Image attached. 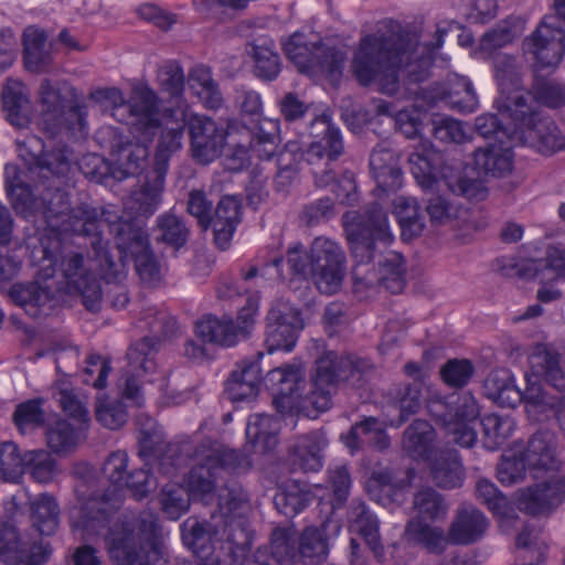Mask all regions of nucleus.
<instances>
[{"label": "nucleus", "instance_id": "obj_1", "mask_svg": "<svg viewBox=\"0 0 565 565\" xmlns=\"http://www.w3.org/2000/svg\"><path fill=\"white\" fill-rule=\"evenodd\" d=\"M446 34L447 29L438 25L435 41L422 45L419 36L399 22L383 20L373 33L360 39L352 61L354 76L362 86L374 83L387 95L397 93L402 68L409 83H422L428 78L433 54L443 46Z\"/></svg>", "mask_w": 565, "mask_h": 565}, {"label": "nucleus", "instance_id": "obj_2", "mask_svg": "<svg viewBox=\"0 0 565 565\" xmlns=\"http://www.w3.org/2000/svg\"><path fill=\"white\" fill-rule=\"evenodd\" d=\"M342 225L354 259V291L383 286L392 294L402 292L406 265L399 253L387 250L394 237L386 214H344Z\"/></svg>", "mask_w": 565, "mask_h": 565}, {"label": "nucleus", "instance_id": "obj_3", "mask_svg": "<svg viewBox=\"0 0 565 565\" xmlns=\"http://www.w3.org/2000/svg\"><path fill=\"white\" fill-rule=\"evenodd\" d=\"M221 520L215 523L188 520L182 525V540L196 557L194 565H222V554L228 556V564L236 565L246 554V539L236 518L247 505V494L237 484L222 488L217 495Z\"/></svg>", "mask_w": 565, "mask_h": 565}, {"label": "nucleus", "instance_id": "obj_4", "mask_svg": "<svg viewBox=\"0 0 565 565\" xmlns=\"http://www.w3.org/2000/svg\"><path fill=\"white\" fill-rule=\"evenodd\" d=\"M98 535H104L109 557L118 565H166L168 562L157 537V516L152 512L115 516Z\"/></svg>", "mask_w": 565, "mask_h": 565}, {"label": "nucleus", "instance_id": "obj_5", "mask_svg": "<svg viewBox=\"0 0 565 565\" xmlns=\"http://www.w3.org/2000/svg\"><path fill=\"white\" fill-rule=\"evenodd\" d=\"M139 322V328L148 330L149 334L129 348L127 352L129 370L126 371L122 377V395L137 406H141L143 401L139 376L154 372L156 362L153 356L158 345L179 333L177 319L169 312L156 307L145 309Z\"/></svg>", "mask_w": 565, "mask_h": 565}, {"label": "nucleus", "instance_id": "obj_6", "mask_svg": "<svg viewBox=\"0 0 565 565\" xmlns=\"http://www.w3.org/2000/svg\"><path fill=\"white\" fill-rule=\"evenodd\" d=\"M128 455L124 450L111 452L103 465V475L113 484L102 494L85 500L74 515L73 526L87 537L99 534L115 516L120 515L122 482L128 475Z\"/></svg>", "mask_w": 565, "mask_h": 565}, {"label": "nucleus", "instance_id": "obj_7", "mask_svg": "<svg viewBox=\"0 0 565 565\" xmlns=\"http://www.w3.org/2000/svg\"><path fill=\"white\" fill-rule=\"evenodd\" d=\"M347 257L341 246L328 238L317 237L308 254L300 243L287 250V265L291 275L299 278L312 276L317 288L323 294H333L342 285Z\"/></svg>", "mask_w": 565, "mask_h": 565}, {"label": "nucleus", "instance_id": "obj_8", "mask_svg": "<svg viewBox=\"0 0 565 565\" xmlns=\"http://www.w3.org/2000/svg\"><path fill=\"white\" fill-rule=\"evenodd\" d=\"M58 216L60 214H53ZM65 220L64 232H72L76 235L89 237L98 243L105 250L106 246L102 239V227L107 226L110 234L114 235L118 250L121 257H128L132 253L146 250L149 245L148 235L145 231L146 214H107L108 217L103 221L98 214H63ZM97 248L99 247L96 244Z\"/></svg>", "mask_w": 565, "mask_h": 565}, {"label": "nucleus", "instance_id": "obj_9", "mask_svg": "<svg viewBox=\"0 0 565 565\" xmlns=\"http://www.w3.org/2000/svg\"><path fill=\"white\" fill-rule=\"evenodd\" d=\"M371 369L372 364L366 359L327 351L316 361L312 390L305 396L303 406H311L317 412L328 411L340 383L351 382L353 386H361L363 376Z\"/></svg>", "mask_w": 565, "mask_h": 565}, {"label": "nucleus", "instance_id": "obj_10", "mask_svg": "<svg viewBox=\"0 0 565 565\" xmlns=\"http://www.w3.org/2000/svg\"><path fill=\"white\" fill-rule=\"evenodd\" d=\"M158 125L157 132L160 131V138L154 156V168L145 184L132 192L124 212H153L161 201L169 159L182 147L184 122L182 119L168 121L162 127L158 118Z\"/></svg>", "mask_w": 565, "mask_h": 565}, {"label": "nucleus", "instance_id": "obj_11", "mask_svg": "<svg viewBox=\"0 0 565 565\" xmlns=\"http://www.w3.org/2000/svg\"><path fill=\"white\" fill-rule=\"evenodd\" d=\"M92 98L109 104L114 109V117L140 130L146 138L158 129V96L147 85L134 86L129 102H126L122 92L116 87L98 89L92 94Z\"/></svg>", "mask_w": 565, "mask_h": 565}, {"label": "nucleus", "instance_id": "obj_12", "mask_svg": "<svg viewBox=\"0 0 565 565\" xmlns=\"http://www.w3.org/2000/svg\"><path fill=\"white\" fill-rule=\"evenodd\" d=\"M287 58L300 73L309 76H339L344 63V53L333 46H327L321 39L309 32L292 33L284 43Z\"/></svg>", "mask_w": 565, "mask_h": 565}, {"label": "nucleus", "instance_id": "obj_13", "mask_svg": "<svg viewBox=\"0 0 565 565\" xmlns=\"http://www.w3.org/2000/svg\"><path fill=\"white\" fill-rule=\"evenodd\" d=\"M42 114L39 127L50 137L62 131L70 132L75 138H83L88 132L87 106L75 99H66L53 87L49 79L40 86Z\"/></svg>", "mask_w": 565, "mask_h": 565}, {"label": "nucleus", "instance_id": "obj_14", "mask_svg": "<svg viewBox=\"0 0 565 565\" xmlns=\"http://www.w3.org/2000/svg\"><path fill=\"white\" fill-rule=\"evenodd\" d=\"M199 462L192 467L185 479L186 491L194 499H205L215 490L221 470H238L246 458L237 450L222 448L211 443H202L194 452Z\"/></svg>", "mask_w": 565, "mask_h": 565}, {"label": "nucleus", "instance_id": "obj_15", "mask_svg": "<svg viewBox=\"0 0 565 565\" xmlns=\"http://www.w3.org/2000/svg\"><path fill=\"white\" fill-rule=\"evenodd\" d=\"M312 115L315 117L309 125L312 141L306 152V160L312 167L322 162L324 168H313L312 174L318 185L326 186L334 179L329 166L343 153L344 142L340 128L332 122L328 110H323L320 115L316 113Z\"/></svg>", "mask_w": 565, "mask_h": 565}, {"label": "nucleus", "instance_id": "obj_16", "mask_svg": "<svg viewBox=\"0 0 565 565\" xmlns=\"http://www.w3.org/2000/svg\"><path fill=\"white\" fill-rule=\"evenodd\" d=\"M258 309V300L255 297H248L235 320L228 316L218 318L209 315L196 322L195 333L204 342L225 348L234 347L250 335Z\"/></svg>", "mask_w": 565, "mask_h": 565}, {"label": "nucleus", "instance_id": "obj_17", "mask_svg": "<svg viewBox=\"0 0 565 565\" xmlns=\"http://www.w3.org/2000/svg\"><path fill=\"white\" fill-rule=\"evenodd\" d=\"M508 108L513 110V116L510 118L514 122L515 130L521 132L524 142L544 154L565 149V137L555 122L547 117H542L524 97H519Z\"/></svg>", "mask_w": 565, "mask_h": 565}, {"label": "nucleus", "instance_id": "obj_18", "mask_svg": "<svg viewBox=\"0 0 565 565\" xmlns=\"http://www.w3.org/2000/svg\"><path fill=\"white\" fill-rule=\"evenodd\" d=\"M25 145L42 181L61 184L73 182L77 168L73 151L65 143L54 141L53 138L43 142L33 136L26 139Z\"/></svg>", "mask_w": 565, "mask_h": 565}, {"label": "nucleus", "instance_id": "obj_19", "mask_svg": "<svg viewBox=\"0 0 565 565\" xmlns=\"http://www.w3.org/2000/svg\"><path fill=\"white\" fill-rule=\"evenodd\" d=\"M188 128L192 158L200 164H210L221 157L227 142V126L218 125L209 116L180 113Z\"/></svg>", "mask_w": 565, "mask_h": 565}, {"label": "nucleus", "instance_id": "obj_20", "mask_svg": "<svg viewBox=\"0 0 565 565\" xmlns=\"http://www.w3.org/2000/svg\"><path fill=\"white\" fill-rule=\"evenodd\" d=\"M483 388L487 397L502 407L514 408L525 402L544 408L553 397L547 395L540 384L531 382H527L525 391L522 392L508 370L492 371L484 380Z\"/></svg>", "mask_w": 565, "mask_h": 565}, {"label": "nucleus", "instance_id": "obj_21", "mask_svg": "<svg viewBox=\"0 0 565 565\" xmlns=\"http://www.w3.org/2000/svg\"><path fill=\"white\" fill-rule=\"evenodd\" d=\"M302 327L297 308L287 300H277L266 317L265 347L268 353L290 352Z\"/></svg>", "mask_w": 565, "mask_h": 565}, {"label": "nucleus", "instance_id": "obj_22", "mask_svg": "<svg viewBox=\"0 0 565 565\" xmlns=\"http://www.w3.org/2000/svg\"><path fill=\"white\" fill-rule=\"evenodd\" d=\"M61 270L66 284V292L79 295L87 310H99L103 298L100 282L84 255L76 252L66 254L61 262Z\"/></svg>", "mask_w": 565, "mask_h": 565}, {"label": "nucleus", "instance_id": "obj_23", "mask_svg": "<svg viewBox=\"0 0 565 565\" xmlns=\"http://www.w3.org/2000/svg\"><path fill=\"white\" fill-rule=\"evenodd\" d=\"M545 18L524 40V52L533 57L536 70L555 68L565 54V31Z\"/></svg>", "mask_w": 565, "mask_h": 565}, {"label": "nucleus", "instance_id": "obj_24", "mask_svg": "<svg viewBox=\"0 0 565 565\" xmlns=\"http://www.w3.org/2000/svg\"><path fill=\"white\" fill-rule=\"evenodd\" d=\"M51 554L42 541L21 536L15 526L0 524V561L8 565H43Z\"/></svg>", "mask_w": 565, "mask_h": 565}, {"label": "nucleus", "instance_id": "obj_25", "mask_svg": "<svg viewBox=\"0 0 565 565\" xmlns=\"http://www.w3.org/2000/svg\"><path fill=\"white\" fill-rule=\"evenodd\" d=\"M302 382L300 369L295 365H284L267 373L266 385L277 412L287 414L299 407V390Z\"/></svg>", "mask_w": 565, "mask_h": 565}, {"label": "nucleus", "instance_id": "obj_26", "mask_svg": "<svg viewBox=\"0 0 565 565\" xmlns=\"http://www.w3.org/2000/svg\"><path fill=\"white\" fill-rule=\"evenodd\" d=\"M494 77L500 90L499 111L502 116H513L512 106L519 97H524L526 103L532 100L531 93L523 89L520 66L516 60L510 55H501L494 60Z\"/></svg>", "mask_w": 565, "mask_h": 565}, {"label": "nucleus", "instance_id": "obj_27", "mask_svg": "<svg viewBox=\"0 0 565 565\" xmlns=\"http://www.w3.org/2000/svg\"><path fill=\"white\" fill-rule=\"evenodd\" d=\"M565 500V475L518 492V508L529 514L547 513Z\"/></svg>", "mask_w": 565, "mask_h": 565}, {"label": "nucleus", "instance_id": "obj_28", "mask_svg": "<svg viewBox=\"0 0 565 565\" xmlns=\"http://www.w3.org/2000/svg\"><path fill=\"white\" fill-rule=\"evenodd\" d=\"M408 163L413 177L423 189H433L440 179L448 178L450 171L443 152L430 142L420 143L409 154Z\"/></svg>", "mask_w": 565, "mask_h": 565}, {"label": "nucleus", "instance_id": "obj_29", "mask_svg": "<svg viewBox=\"0 0 565 565\" xmlns=\"http://www.w3.org/2000/svg\"><path fill=\"white\" fill-rule=\"evenodd\" d=\"M299 536L295 527L275 529L270 539V553L267 547H259L252 557L239 558L241 565H282L292 561L297 553Z\"/></svg>", "mask_w": 565, "mask_h": 565}, {"label": "nucleus", "instance_id": "obj_30", "mask_svg": "<svg viewBox=\"0 0 565 565\" xmlns=\"http://www.w3.org/2000/svg\"><path fill=\"white\" fill-rule=\"evenodd\" d=\"M370 170L376 182L377 199L388 196L390 191L402 185V170L396 153L385 142L379 143L370 156Z\"/></svg>", "mask_w": 565, "mask_h": 565}, {"label": "nucleus", "instance_id": "obj_31", "mask_svg": "<svg viewBox=\"0 0 565 565\" xmlns=\"http://www.w3.org/2000/svg\"><path fill=\"white\" fill-rule=\"evenodd\" d=\"M479 414L478 403L471 394L460 396L455 418L446 426L449 441L460 447H472L478 437Z\"/></svg>", "mask_w": 565, "mask_h": 565}, {"label": "nucleus", "instance_id": "obj_32", "mask_svg": "<svg viewBox=\"0 0 565 565\" xmlns=\"http://www.w3.org/2000/svg\"><path fill=\"white\" fill-rule=\"evenodd\" d=\"M327 446L323 434L313 430L298 436L289 448L287 463L290 471H318L323 466L322 450Z\"/></svg>", "mask_w": 565, "mask_h": 565}, {"label": "nucleus", "instance_id": "obj_33", "mask_svg": "<svg viewBox=\"0 0 565 565\" xmlns=\"http://www.w3.org/2000/svg\"><path fill=\"white\" fill-rule=\"evenodd\" d=\"M341 439L352 454L365 446L379 451H384L391 446V439L386 430L375 417H366L355 423L347 435H341Z\"/></svg>", "mask_w": 565, "mask_h": 565}, {"label": "nucleus", "instance_id": "obj_34", "mask_svg": "<svg viewBox=\"0 0 565 565\" xmlns=\"http://www.w3.org/2000/svg\"><path fill=\"white\" fill-rule=\"evenodd\" d=\"M227 135L226 143L230 148L223 158V167L230 172H239L249 163L253 130L236 119H230Z\"/></svg>", "mask_w": 565, "mask_h": 565}, {"label": "nucleus", "instance_id": "obj_35", "mask_svg": "<svg viewBox=\"0 0 565 565\" xmlns=\"http://www.w3.org/2000/svg\"><path fill=\"white\" fill-rule=\"evenodd\" d=\"M100 243L102 242L98 241L99 247L97 248V243L93 242V248L99 262L102 276L108 284L115 282V285L106 291V297L113 308L120 310L129 302L126 287L118 284L126 277L124 264L121 260L115 262L109 252L105 250Z\"/></svg>", "mask_w": 565, "mask_h": 565}, {"label": "nucleus", "instance_id": "obj_36", "mask_svg": "<svg viewBox=\"0 0 565 565\" xmlns=\"http://www.w3.org/2000/svg\"><path fill=\"white\" fill-rule=\"evenodd\" d=\"M484 514L472 508H462L457 512L448 531V541L456 545H469L480 540L488 529Z\"/></svg>", "mask_w": 565, "mask_h": 565}, {"label": "nucleus", "instance_id": "obj_37", "mask_svg": "<svg viewBox=\"0 0 565 565\" xmlns=\"http://www.w3.org/2000/svg\"><path fill=\"white\" fill-rule=\"evenodd\" d=\"M529 360L536 375L543 376L559 393L565 392V364L553 347L537 344Z\"/></svg>", "mask_w": 565, "mask_h": 565}, {"label": "nucleus", "instance_id": "obj_38", "mask_svg": "<svg viewBox=\"0 0 565 565\" xmlns=\"http://www.w3.org/2000/svg\"><path fill=\"white\" fill-rule=\"evenodd\" d=\"M527 468L553 470L558 466L557 438L553 431L540 430L532 435L523 452Z\"/></svg>", "mask_w": 565, "mask_h": 565}, {"label": "nucleus", "instance_id": "obj_39", "mask_svg": "<svg viewBox=\"0 0 565 565\" xmlns=\"http://www.w3.org/2000/svg\"><path fill=\"white\" fill-rule=\"evenodd\" d=\"M2 107L8 121L24 128L31 120V103L28 88L18 79H8L2 89Z\"/></svg>", "mask_w": 565, "mask_h": 565}, {"label": "nucleus", "instance_id": "obj_40", "mask_svg": "<svg viewBox=\"0 0 565 565\" xmlns=\"http://www.w3.org/2000/svg\"><path fill=\"white\" fill-rule=\"evenodd\" d=\"M262 374L256 362L237 364L225 383V392L233 402L254 398L259 392Z\"/></svg>", "mask_w": 565, "mask_h": 565}, {"label": "nucleus", "instance_id": "obj_41", "mask_svg": "<svg viewBox=\"0 0 565 565\" xmlns=\"http://www.w3.org/2000/svg\"><path fill=\"white\" fill-rule=\"evenodd\" d=\"M266 180L267 178L263 177L256 169L253 170L250 181L245 188L246 203L244 204L242 194H224L218 199L214 212H239L243 207L258 210L260 203L267 196Z\"/></svg>", "mask_w": 565, "mask_h": 565}, {"label": "nucleus", "instance_id": "obj_42", "mask_svg": "<svg viewBox=\"0 0 565 565\" xmlns=\"http://www.w3.org/2000/svg\"><path fill=\"white\" fill-rule=\"evenodd\" d=\"M430 476L435 484L443 489H455L462 486L463 467L456 450L441 451L430 462Z\"/></svg>", "mask_w": 565, "mask_h": 565}, {"label": "nucleus", "instance_id": "obj_43", "mask_svg": "<svg viewBox=\"0 0 565 565\" xmlns=\"http://www.w3.org/2000/svg\"><path fill=\"white\" fill-rule=\"evenodd\" d=\"M248 54L253 60L256 77L264 82H273L278 77L281 62L271 40H256L249 45Z\"/></svg>", "mask_w": 565, "mask_h": 565}, {"label": "nucleus", "instance_id": "obj_44", "mask_svg": "<svg viewBox=\"0 0 565 565\" xmlns=\"http://www.w3.org/2000/svg\"><path fill=\"white\" fill-rule=\"evenodd\" d=\"M435 429L426 420H414L403 434V448L413 459H430Z\"/></svg>", "mask_w": 565, "mask_h": 565}, {"label": "nucleus", "instance_id": "obj_45", "mask_svg": "<svg viewBox=\"0 0 565 565\" xmlns=\"http://www.w3.org/2000/svg\"><path fill=\"white\" fill-rule=\"evenodd\" d=\"M473 158L477 169L487 175L502 178L513 168V152L510 148L491 145L484 149H477Z\"/></svg>", "mask_w": 565, "mask_h": 565}, {"label": "nucleus", "instance_id": "obj_46", "mask_svg": "<svg viewBox=\"0 0 565 565\" xmlns=\"http://www.w3.org/2000/svg\"><path fill=\"white\" fill-rule=\"evenodd\" d=\"M413 509L416 513L415 520L435 522L447 516L449 504L437 490L424 487L414 494Z\"/></svg>", "mask_w": 565, "mask_h": 565}, {"label": "nucleus", "instance_id": "obj_47", "mask_svg": "<svg viewBox=\"0 0 565 565\" xmlns=\"http://www.w3.org/2000/svg\"><path fill=\"white\" fill-rule=\"evenodd\" d=\"M188 83L190 89L199 97L205 108L218 109L222 106V94L209 67L204 65L193 67L189 74Z\"/></svg>", "mask_w": 565, "mask_h": 565}, {"label": "nucleus", "instance_id": "obj_48", "mask_svg": "<svg viewBox=\"0 0 565 565\" xmlns=\"http://www.w3.org/2000/svg\"><path fill=\"white\" fill-rule=\"evenodd\" d=\"M46 34L44 31L29 26L23 32V61L26 70L43 72L50 64V53L45 49Z\"/></svg>", "mask_w": 565, "mask_h": 565}, {"label": "nucleus", "instance_id": "obj_49", "mask_svg": "<svg viewBox=\"0 0 565 565\" xmlns=\"http://www.w3.org/2000/svg\"><path fill=\"white\" fill-rule=\"evenodd\" d=\"M298 554L307 565L323 563L329 554L326 530L323 527H306L299 536Z\"/></svg>", "mask_w": 565, "mask_h": 565}, {"label": "nucleus", "instance_id": "obj_50", "mask_svg": "<svg viewBox=\"0 0 565 565\" xmlns=\"http://www.w3.org/2000/svg\"><path fill=\"white\" fill-rule=\"evenodd\" d=\"M532 100L527 104L537 111V104L545 105L550 108H559L565 105V84L555 78L535 76L532 86Z\"/></svg>", "mask_w": 565, "mask_h": 565}, {"label": "nucleus", "instance_id": "obj_51", "mask_svg": "<svg viewBox=\"0 0 565 565\" xmlns=\"http://www.w3.org/2000/svg\"><path fill=\"white\" fill-rule=\"evenodd\" d=\"M405 535L409 542L423 545L430 553H443L447 544L443 529L418 520H411L407 523Z\"/></svg>", "mask_w": 565, "mask_h": 565}, {"label": "nucleus", "instance_id": "obj_52", "mask_svg": "<svg viewBox=\"0 0 565 565\" xmlns=\"http://www.w3.org/2000/svg\"><path fill=\"white\" fill-rule=\"evenodd\" d=\"M58 504L52 495L43 493L31 503L33 526L42 535L53 534L58 526Z\"/></svg>", "mask_w": 565, "mask_h": 565}, {"label": "nucleus", "instance_id": "obj_53", "mask_svg": "<svg viewBox=\"0 0 565 565\" xmlns=\"http://www.w3.org/2000/svg\"><path fill=\"white\" fill-rule=\"evenodd\" d=\"M199 225L204 230H212L215 245L225 250L230 247L236 225L241 222L238 214L223 216L222 214H194Z\"/></svg>", "mask_w": 565, "mask_h": 565}, {"label": "nucleus", "instance_id": "obj_54", "mask_svg": "<svg viewBox=\"0 0 565 565\" xmlns=\"http://www.w3.org/2000/svg\"><path fill=\"white\" fill-rule=\"evenodd\" d=\"M482 427V445L488 450L499 449L512 435L514 423L510 417H501L497 414L486 415L479 423Z\"/></svg>", "mask_w": 565, "mask_h": 565}, {"label": "nucleus", "instance_id": "obj_55", "mask_svg": "<svg viewBox=\"0 0 565 565\" xmlns=\"http://www.w3.org/2000/svg\"><path fill=\"white\" fill-rule=\"evenodd\" d=\"M11 299L33 317L39 315L40 308L44 307L52 299L51 290L43 288L36 282L13 285L10 289Z\"/></svg>", "mask_w": 565, "mask_h": 565}, {"label": "nucleus", "instance_id": "obj_56", "mask_svg": "<svg viewBox=\"0 0 565 565\" xmlns=\"http://www.w3.org/2000/svg\"><path fill=\"white\" fill-rule=\"evenodd\" d=\"M354 526L364 537L366 544L374 553V556L382 561L384 558V547L381 544L379 535V521L376 516L363 503L356 505L353 511Z\"/></svg>", "mask_w": 565, "mask_h": 565}, {"label": "nucleus", "instance_id": "obj_57", "mask_svg": "<svg viewBox=\"0 0 565 565\" xmlns=\"http://www.w3.org/2000/svg\"><path fill=\"white\" fill-rule=\"evenodd\" d=\"M300 147L297 141H289L277 158V173L275 178L276 186L279 191L287 190L298 175V164L302 158Z\"/></svg>", "mask_w": 565, "mask_h": 565}, {"label": "nucleus", "instance_id": "obj_58", "mask_svg": "<svg viewBox=\"0 0 565 565\" xmlns=\"http://www.w3.org/2000/svg\"><path fill=\"white\" fill-rule=\"evenodd\" d=\"M41 192V200L44 205V212H92L85 206L73 207L71 203V186L73 184H61L58 182H44Z\"/></svg>", "mask_w": 565, "mask_h": 565}, {"label": "nucleus", "instance_id": "obj_59", "mask_svg": "<svg viewBox=\"0 0 565 565\" xmlns=\"http://www.w3.org/2000/svg\"><path fill=\"white\" fill-rule=\"evenodd\" d=\"M132 132L137 134L136 137L138 138V142H130L121 147L118 158L125 173L128 175L137 174L142 169L143 163L149 156L148 146L146 143L151 142L153 137L157 135L156 130L152 136L146 138V136H143L140 130H136L135 127H132Z\"/></svg>", "mask_w": 565, "mask_h": 565}, {"label": "nucleus", "instance_id": "obj_60", "mask_svg": "<svg viewBox=\"0 0 565 565\" xmlns=\"http://www.w3.org/2000/svg\"><path fill=\"white\" fill-rule=\"evenodd\" d=\"M45 439L47 447L53 452L65 455L76 447L78 433L67 420L57 419L47 425Z\"/></svg>", "mask_w": 565, "mask_h": 565}, {"label": "nucleus", "instance_id": "obj_61", "mask_svg": "<svg viewBox=\"0 0 565 565\" xmlns=\"http://www.w3.org/2000/svg\"><path fill=\"white\" fill-rule=\"evenodd\" d=\"M437 98L445 100L448 106L462 114L473 113L479 105L472 83L463 76L457 79L456 89L443 92Z\"/></svg>", "mask_w": 565, "mask_h": 565}, {"label": "nucleus", "instance_id": "obj_62", "mask_svg": "<svg viewBox=\"0 0 565 565\" xmlns=\"http://www.w3.org/2000/svg\"><path fill=\"white\" fill-rule=\"evenodd\" d=\"M422 393L418 384H406L396 391L393 401V409L397 412L396 422L391 423L392 426L399 427L416 414L420 406Z\"/></svg>", "mask_w": 565, "mask_h": 565}, {"label": "nucleus", "instance_id": "obj_63", "mask_svg": "<svg viewBox=\"0 0 565 565\" xmlns=\"http://www.w3.org/2000/svg\"><path fill=\"white\" fill-rule=\"evenodd\" d=\"M537 260L540 278L548 281H565V246L547 244L544 256Z\"/></svg>", "mask_w": 565, "mask_h": 565}, {"label": "nucleus", "instance_id": "obj_64", "mask_svg": "<svg viewBox=\"0 0 565 565\" xmlns=\"http://www.w3.org/2000/svg\"><path fill=\"white\" fill-rule=\"evenodd\" d=\"M277 122L264 120L257 127V131L253 130V140L249 147L250 152L260 160H270L277 149Z\"/></svg>", "mask_w": 565, "mask_h": 565}]
</instances>
